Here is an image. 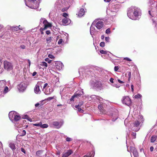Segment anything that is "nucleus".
<instances>
[{
    "label": "nucleus",
    "instance_id": "nucleus-1",
    "mask_svg": "<svg viewBox=\"0 0 157 157\" xmlns=\"http://www.w3.org/2000/svg\"><path fill=\"white\" fill-rule=\"evenodd\" d=\"M127 15L130 18L133 20H136L141 17V10L137 7L131 6L128 10Z\"/></svg>",
    "mask_w": 157,
    "mask_h": 157
},
{
    "label": "nucleus",
    "instance_id": "nucleus-2",
    "mask_svg": "<svg viewBox=\"0 0 157 157\" xmlns=\"http://www.w3.org/2000/svg\"><path fill=\"white\" fill-rule=\"evenodd\" d=\"M69 0H58L55 4V7L59 12L67 11L71 5V2Z\"/></svg>",
    "mask_w": 157,
    "mask_h": 157
},
{
    "label": "nucleus",
    "instance_id": "nucleus-3",
    "mask_svg": "<svg viewBox=\"0 0 157 157\" xmlns=\"http://www.w3.org/2000/svg\"><path fill=\"white\" fill-rule=\"evenodd\" d=\"M120 6L118 4L111 5L109 6V8L107 10V15L111 17L115 16Z\"/></svg>",
    "mask_w": 157,
    "mask_h": 157
},
{
    "label": "nucleus",
    "instance_id": "nucleus-4",
    "mask_svg": "<svg viewBox=\"0 0 157 157\" xmlns=\"http://www.w3.org/2000/svg\"><path fill=\"white\" fill-rule=\"evenodd\" d=\"M25 5L33 9H36L39 6V0H25Z\"/></svg>",
    "mask_w": 157,
    "mask_h": 157
},
{
    "label": "nucleus",
    "instance_id": "nucleus-5",
    "mask_svg": "<svg viewBox=\"0 0 157 157\" xmlns=\"http://www.w3.org/2000/svg\"><path fill=\"white\" fill-rule=\"evenodd\" d=\"M140 120L136 121L134 123L132 124L131 125V129L135 132H137L139 130L140 128V124L141 122H142L143 117L142 116H140Z\"/></svg>",
    "mask_w": 157,
    "mask_h": 157
},
{
    "label": "nucleus",
    "instance_id": "nucleus-6",
    "mask_svg": "<svg viewBox=\"0 0 157 157\" xmlns=\"http://www.w3.org/2000/svg\"><path fill=\"white\" fill-rule=\"evenodd\" d=\"M86 97L88 98V100L89 101H91V100H93L94 101H95L97 102H101L102 103L103 101V99L100 98L98 96H97L94 95H92L91 96L89 97L87 96Z\"/></svg>",
    "mask_w": 157,
    "mask_h": 157
},
{
    "label": "nucleus",
    "instance_id": "nucleus-7",
    "mask_svg": "<svg viewBox=\"0 0 157 157\" xmlns=\"http://www.w3.org/2000/svg\"><path fill=\"white\" fill-rule=\"evenodd\" d=\"M3 64L4 69L6 71H10L13 69V65L11 63L5 61L3 62Z\"/></svg>",
    "mask_w": 157,
    "mask_h": 157
},
{
    "label": "nucleus",
    "instance_id": "nucleus-8",
    "mask_svg": "<svg viewBox=\"0 0 157 157\" xmlns=\"http://www.w3.org/2000/svg\"><path fill=\"white\" fill-rule=\"evenodd\" d=\"M90 85L91 87L95 88H100L101 86L100 82L95 80H91L90 81Z\"/></svg>",
    "mask_w": 157,
    "mask_h": 157
},
{
    "label": "nucleus",
    "instance_id": "nucleus-9",
    "mask_svg": "<svg viewBox=\"0 0 157 157\" xmlns=\"http://www.w3.org/2000/svg\"><path fill=\"white\" fill-rule=\"evenodd\" d=\"M93 25H94L97 29H100L103 27L104 23L102 21L98 19H96L93 22Z\"/></svg>",
    "mask_w": 157,
    "mask_h": 157
},
{
    "label": "nucleus",
    "instance_id": "nucleus-10",
    "mask_svg": "<svg viewBox=\"0 0 157 157\" xmlns=\"http://www.w3.org/2000/svg\"><path fill=\"white\" fill-rule=\"evenodd\" d=\"M43 82L41 81L38 82L36 85L34 89V91L36 94H40L41 93V91L40 88V86L42 89V86Z\"/></svg>",
    "mask_w": 157,
    "mask_h": 157
},
{
    "label": "nucleus",
    "instance_id": "nucleus-11",
    "mask_svg": "<svg viewBox=\"0 0 157 157\" xmlns=\"http://www.w3.org/2000/svg\"><path fill=\"white\" fill-rule=\"evenodd\" d=\"M121 101L122 103L128 106H129L131 103V99L128 96L123 97Z\"/></svg>",
    "mask_w": 157,
    "mask_h": 157
},
{
    "label": "nucleus",
    "instance_id": "nucleus-12",
    "mask_svg": "<svg viewBox=\"0 0 157 157\" xmlns=\"http://www.w3.org/2000/svg\"><path fill=\"white\" fill-rule=\"evenodd\" d=\"M52 125L57 129L60 128L63 124V121L61 120L59 121H54L52 123Z\"/></svg>",
    "mask_w": 157,
    "mask_h": 157
},
{
    "label": "nucleus",
    "instance_id": "nucleus-13",
    "mask_svg": "<svg viewBox=\"0 0 157 157\" xmlns=\"http://www.w3.org/2000/svg\"><path fill=\"white\" fill-rule=\"evenodd\" d=\"M40 21L44 25V29H46L48 27H51L52 26V24L48 22L45 18H41L40 19Z\"/></svg>",
    "mask_w": 157,
    "mask_h": 157
},
{
    "label": "nucleus",
    "instance_id": "nucleus-14",
    "mask_svg": "<svg viewBox=\"0 0 157 157\" xmlns=\"http://www.w3.org/2000/svg\"><path fill=\"white\" fill-rule=\"evenodd\" d=\"M110 117L112 119V120L113 121H115L118 117V111L117 110L114 112H113L110 115Z\"/></svg>",
    "mask_w": 157,
    "mask_h": 157
},
{
    "label": "nucleus",
    "instance_id": "nucleus-15",
    "mask_svg": "<svg viewBox=\"0 0 157 157\" xmlns=\"http://www.w3.org/2000/svg\"><path fill=\"white\" fill-rule=\"evenodd\" d=\"M27 87L26 84L25 82H22L17 86V88L20 91H23Z\"/></svg>",
    "mask_w": 157,
    "mask_h": 157
},
{
    "label": "nucleus",
    "instance_id": "nucleus-16",
    "mask_svg": "<svg viewBox=\"0 0 157 157\" xmlns=\"http://www.w3.org/2000/svg\"><path fill=\"white\" fill-rule=\"evenodd\" d=\"M130 151L131 157H132V153H133L134 157H137L138 155V153L136 149L133 147H130Z\"/></svg>",
    "mask_w": 157,
    "mask_h": 157
},
{
    "label": "nucleus",
    "instance_id": "nucleus-17",
    "mask_svg": "<svg viewBox=\"0 0 157 157\" xmlns=\"http://www.w3.org/2000/svg\"><path fill=\"white\" fill-rule=\"evenodd\" d=\"M62 22L63 25H67L70 23L71 20L69 18L65 17L62 19Z\"/></svg>",
    "mask_w": 157,
    "mask_h": 157
},
{
    "label": "nucleus",
    "instance_id": "nucleus-18",
    "mask_svg": "<svg viewBox=\"0 0 157 157\" xmlns=\"http://www.w3.org/2000/svg\"><path fill=\"white\" fill-rule=\"evenodd\" d=\"M56 68L58 70H61L63 66V63L60 61H57L55 63Z\"/></svg>",
    "mask_w": 157,
    "mask_h": 157
},
{
    "label": "nucleus",
    "instance_id": "nucleus-19",
    "mask_svg": "<svg viewBox=\"0 0 157 157\" xmlns=\"http://www.w3.org/2000/svg\"><path fill=\"white\" fill-rule=\"evenodd\" d=\"M16 114L17 113L14 111H12L9 113V117L10 120L12 121H13V119Z\"/></svg>",
    "mask_w": 157,
    "mask_h": 157
},
{
    "label": "nucleus",
    "instance_id": "nucleus-20",
    "mask_svg": "<svg viewBox=\"0 0 157 157\" xmlns=\"http://www.w3.org/2000/svg\"><path fill=\"white\" fill-rule=\"evenodd\" d=\"M6 83L5 80L0 81V94L3 91V88L6 85Z\"/></svg>",
    "mask_w": 157,
    "mask_h": 157
},
{
    "label": "nucleus",
    "instance_id": "nucleus-21",
    "mask_svg": "<svg viewBox=\"0 0 157 157\" xmlns=\"http://www.w3.org/2000/svg\"><path fill=\"white\" fill-rule=\"evenodd\" d=\"M72 153L73 151L71 150H68L63 153L62 157H68Z\"/></svg>",
    "mask_w": 157,
    "mask_h": 157
},
{
    "label": "nucleus",
    "instance_id": "nucleus-22",
    "mask_svg": "<svg viewBox=\"0 0 157 157\" xmlns=\"http://www.w3.org/2000/svg\"><path fill=\"white\" fill-rule=\"evenodd\" d=\"M83 94V91L82 90H81L77 91L75 92V93L74 95L76 98H78L80 97L81 95H82Z\"/></svg>",
    "mask_w": 157,
    "mask_h": 157
},
{
    "label": "nucleus",
    "instance_id": "nucleus-23",
    "mask_svg": "<svg viewBox=\"0 0 157 157\" xmlns=\"http://www.w3.org/2000/svg\"><path fill=\"white\" fill-rule=\"evenodd\" d=\"M85 11L83 8H81L78 13V16L79 17H81L84 14Z\"/></svg>",
    "mask_w": 157,
    "mask_h": 157
},
{
    "label": "nucleus",
    "instance_id": "nucleus-24",
    "mask_svg": "<svg viewBox=\"0 0 157 157\" xmlns=\"http://www.w3.org/2000/svg\"><path fill=\"white\" fill-rule=\"evenodd\" d=\"M154 0H149L148 2V5L150 8L149 9H152L154 7Z\"/></svg>",
    "mask_w": 157,
    "mask_h": 157
},
{
    "label": "nucleus",
    "instance_id": "nucleus-25",
    "mask_svg": "<svg viewBox=\"0 0 157 157\" xmlns=\"http://www.w3.org/2000/svg\"><path fill=\"white\" fill-rule=\"evenodd\" d=\"M94 25H93L92 23L90 27V33L92 37H93V35L94 34L95 32V29L94 27Z\"/></svg>",
    "mask_w": 157,
    "mask_h": 157
},
{
    "label": "nucleus",
    "instance_id": "nucleus-26",
    "mask_svg": "<svg viewBox=\"0 0 157 157\" xmlns=\"http://www.w3.org/2000/svg\"><path fill=\"white\" fill-rule=\"evenodd\" d=\"M100 52L102 54H104L106 55H107L109 56V57L110 54L112 55H113L110 52L107 51H104V50H101L100 51Z\"/></svg>",
    "mask_w": 157,
    "mask_h": 157
},
{
    "label": "nucleus",
    "instance_id": "nucleus-27",
    "mask_svg": "<svg viewBox=\"0 0 157 157\" xmlns=\"http://www.w3.org/2000/svg\"><path fill=\"white\" fill-rule=\"evenodd\" d=\"M13 119V121L12 122L15 123V122L17 121L20 120L21 119V117L19 115L16 114Z\"/></svg>",
    "mask_w": 157,
    "mask_h": 157
},
{
    "label": "nucleus",
    "instance_id": "nucleus-28",
    "mask_svg": "<svg viewBox=\"0 0 157 157\" xmlns=\"http://www.w3.org/2000/svg\"><path fill=\"white\" fill-rule=\"evenodd\" d=\"M43 151L39 150L36 152V154L37 156L41 157L43 154Z\"/></svg>",
    "mask_w": 157,
    "mask_h": 157
},
{
    "label": "nucleus",
    "instance_id": "nucleus-29",
    "mask_svg": "<svg viewBox=\"0 0 157 157\" xmlns=\"http://www.w3.org/2000/svg\"><path fill=\"white\" fill-rule=\"evenodd\" d=\"M9 147L13 151L16 149L14 144L13 143H10L9 144Z\"/></svg>",
    "mask_w": 157,
    "mask_h": 157
},
{
    "label": "nucleus",
    "instance_id": "nucleus-30",
    "mask_svg": "<svg viewBox=\"0 0 157 157\" xmlns=\"http://www.w3.org/2000/svg\"><path fill=\"white\" fill-rule=\"evenodd\" d=\"M157 136H152L151 139V143H154L156 140Z\"/></svg>",
    "mask_w": 157,
    "mask_h": 157
},
{
    "label": "nucleus",
    "instance_id": "nucleus-31",
    "mask_svg": "<svg viewBox=\"0 0 157 157\" xmlns=\"http://www.w3.org/2000/svg\"><path fill=\"white\" fill-rule=\"evenodd\" d=\"M52 38L53 37L52 36H50L47 38L46 39L47 43L48 44H49L50 43H51L52 42Z\"/></svg>",
    "mask_w": 157,
    "mask_h": 157
},
{
    "label": "nucleus",
    "instance_id": "nucleus-32",
    "mask_svg": "<svg viewBox=\"0 0 157 157\" xmlns=\"http://www.w3.org/2000/svg\"><path fill=\"white\" fill-rule=\"evenodd\" d=\"M48 127V125L47 124H42V123L41 122V125H40V128H47Z\"/></svg>",
    "mask_w": 157,
    "mask_h": 157
},
{
    "label": "nucleus",
    "instance_id": "nucleus-33",
    "mask_svg": "<svg viewBox=\"0 0 157 157\" xmlns=\"http://www.w3.org/2000/svg\"><path fill=\"white\" fill-rule=\"evenodd\" d=\"M83 104V101H80L78 104V105H76L75 106V108H78L79 107H80L81 105H82Z\"/></svg>",
    "mask_w": 157,
    "mask_h": 157
},
{
    "label": "nucleus",
    "instance_id": "nucleus-34",
    "mask_svg": "<svg viewBox=\"0 0 157 157\" xmlns=\"http://www.w3.org/2000/svg\"><path fill=\"white\" fill-rule=\"evenodd\" d=\"M102 101V103L100 102V105H98V108L100 110V111L101 112H103V107H102V104H101V103H102L103 101Z\"/></svg>",
    "mask_w": 157,
    "mask_h": 157
},
{
    "label": "nucleus",
    "instance_id": "nucleus-35",
    "mask_svg": "<svg viewBox=\"0 0 157 157\" xmlns=\"http://www.w3.org/2000/svg\"><path fill=\"white\" fill-rule=\"evenodd\" d=\"M94 154V152L92 151L90 153L88 154L87 155H84L83 157H91L92 155Z\"/></svg>",
    "mask_w": 157,
    "mask_h": 157
},
{
    "label": "nucleus",
    "instance_id": "nucleus-36",
    "mask_svg": "<svg viewBox=\"0 0 157 157\" xmlns=\"http://www.w3.org/2000/svg\"><path fill=\"white\" fill-rule=\"evenodd\" d=\"M20 25H19L18 26H14L13 27V29L15 31H18L19 29H22L20 27Z\"/></svg>",
    "mask_w": 157,
    "mask_h": 157
},
{
    "label": "nucleus",
    "instance_id": "nucleus-37",
    "mask_svg": "<svg viewBox=\"0 0 157 157\" xmlns=\"http://www.w3.org/2000/svg\"><path fill=\"white\" fill-rule=\"evenodd\" d=\"M40 65L41 66L45 67H47V64L45 62H42L40 64Z\"/></svg>",
    "mask_w": 157,
    "mask_h": 157
},
{
    "label": "nucleus",
    "instance_id": "nucleus-38",
    "mask_svg": "<svg viewBox=\"0 0 157 157\" xmlns=\"http://www.w3.org/2000/svg\"><path fill=\"white\" fill-rule=\"evenodd\" d=\"M33 125L37 127H40V125H41V122H40L38 123L33 124Z\"/></svg>",
    "mask_w": 157,
    "mask_h": 157
},
{
    "label": "nucleus",
    "instance_id": "nucleus-39",
    "mask_svg": "<svg viewBox=\"0 0 157 157\" xmlns=\"http://www.w3.org/2000/svg\"><path fill=\"white\" fill-rule=\"evenodd\" d=\"M26 134V132L25 130H22V132L21 133V136H25Z\"/></svg>",
    "mask_w": 157,
    "mask_h": 157
},
{
    "label": "nucleus",
    "instance_id": "nucleus-40",
    "mask_svg": "<svg viewBox=\"0 0 157 157\" xmlns=\"http://www.w3.org/2000/svg\"><path fill=\"white\" fill-rule=\"evenodd\" d=\"M101 72L102 73H104L105 74H106V75H105V77H106L107 78L108 77V75H106V73H108V72L106 71L105 70H102V71H101Z\"/></svg>",
    "mask_w": 157,
    "mask_h": 157
},
{
    "label": "nucleus",
    "instance_id": "nucleus-41",
    "mask_svg": "<svg viewBox=\"0 0 157 157\" xmlns=\"http://www.w3.org/2000/svg\"><path fill=\"white\" fill-rule=\"evenodd\" d=\"M8 91V88L7 86H6L4 88V93H6Z\"/></svg>",
    "mask_w": 157,
    "mask_h": 157
},
{
    "label": "nucleus",
    "instance_id": "nucleus-42",
    "mask_svg": "<svg viewBox=\"0 0 157 157\" xmlns=\"http://www.w3.org/2000/svg\"><path fill=\"white\" fill-rule=\"evenodd\" d=\"M132 135L133 138H136V133L135 132H133L132 134Z\"/></svg>",
    "mask_w": 157,
    "mask_h": 157
},
{
    "label": "nucleus",
    "instance_id": "nucleus-43",
    "mask_svg": "<svg viewBox=\"0 0 157 157\" xmlns=\"http://www.w3.org/2000/svg\"><path fill=\"white\" fill-rule=\"evenodd\" d=\"M45 60L46 62H47L48 63H50L51 62L52 60H50L49 58H46L45 59Z\"/></svg>",
    "mask_w": 157,
    "mask_h": 157
},
{
    "label": "nucleus",
    "instance_id": "nucleus-44",
    "mask_svg": "<svg viewBox=\"0 0 157 157\" xmlns=\"http://www.w3.org/2000/svg\"><path fill=\"white\" fill-rule=\"evenodd\" d=\"M110 33H111L110 29L109 28H108L106 30L105 33L106 34H108Z\"/></svg>",
    "mask_w": 157,
    "mask_h": 157
},
{
    "label": "nucleus",
    "instance_id": "nucleus-45",
    "mask_svg": "<svg viewBox=\"0 0 157 157\" xmlns=\"http://www.w3.org/2000/svg\"><path fill=\"white\" fill-rule=\"evenodd\" d=\"M100 45L101 47H103L105 45V43L103 42H101L100 43Z\"/></svg>",
    "mask_w": 157,
    "mask_h": 157
},
{
    "label": "nucleus",
    "instance_id": "nucleus-46",
    "mask_svg": "<svg viewBox=\"0 0 157 157\" xmlns=\"http://www.w3.org/2000/svg\"><path fill=\"white\" fill-rule=\"evenodd\" d=\"M141 95L140 94H138L135 96V98H140Z\"/></svg>",
    "mask_w": 157,
    "mask_h": 157
},
{
    "label": "nucleus",
    "instance_id": "nucleus-47",
    "mask_svg": "<svg viewBox=\"0 0 157 157\" xmlns=\"http://www.w3.org/2000/svg\"><path fill=\"white\" fill-rule=\"evenodd\" d=\"M63 16L65 17H67L68 16V14L66 13H64L63 14Z\"/></svg>",
    "mask_w": 157,
    "mask_h": 157
},
{
    "label": "nucleus",
    "instance_id": "nucleus-48",
    "mask_svg": "<svg viewBox=\"0 0 157 157\" xmlns=\"http://www.w3.org/2000/svg\"><path fill=\"white\" fill-rule=\"evenodd\" d=\"M48 57L51 59H54L55 58L54 56L51 54H49L48 55Z\"/></svg>",
    "mask_w": 157,
    "mask_h": 157
},
{
    "label": "nucleus",
    "instance_id": "nucleus-49",
    "mask_svg": "<svg viewBox=\"0 0 157 157\" xmlns=\"http://www.w3.org/2000/svg\"><path fill=\"white\" fill-rule=\"evenodd\" d=\"M66 140L67 141L69 142L72 140L71 138L68 137H67L66 138Z\"/></svg>",
    "mask_w": 157,
    "mask_h": 157
},
{
    "label": "nucleus",
    "instance_id": "nucleus-50",
    "mask_svg": "<svg viewBox=\"0 0 157 157\" xmlns=\"http://www.w3.org/2000/svg\"><path fill=\"white\" fill-rule=\"evenodd\" d=\"M109 37H105V40L106 42H109Z\"/></svg>",
    "mask_w": 157,
    "mask_h": 157
},
{
    "label": "nucleus",
    "instance_id": "nucleus-51",
    "mask_svg": "<svg viewBox=\"0 0 157 157\" xmlns=\"http://www.w3.org/2000/svg\"><path fill=\"white\" fill-rule=\"evenodd\" d=\"M76 108L78 109V111L81 113H82L83 111V110H82L80 107Z\"/></svg>",
    "mask_w": 157,
    "mask_h": 157
},
{
    "label": "nucleus",
    "instance_id": "nucleus-52",
    "mask_svg": "<svg viewBox=\"0 0 157 157\" xmlns=\"http://www.w3.org/2000/svg\"><path fill=\"white\" fill-rule=\"evenodd\" d=\"M124 59L125 60H126L127 61H131V60L129 58H128V57H125V58H124Z\"/></svg>",
    "mask_w": 157,
    "mask_h": 157
},
{
    "label": "nucleus",
    "instance_id": "nucleus-53",
    "mask_svg": "<svg viewBox=\"0 0 157 157\" xmlns=\"http://www.w3.org/2000/svg\"><path fill=\"white\" fill-rule=\"evenodd\" d=\"M128 80H130V78L131 77V73L130 72H129L128 73Z\"/></svg>",
    "mask_w": 157,
    "mask_h": 157
},
{
    "label": "nucleus",
    "instance_id": "nucleus-54",
    "mask_svg": "<svg viewBox=\"0 0 157 157\" xmlns=\"http://www.w3.org/2000/svg\"><path fill=\"white\" fill-rule=\"evenodd\" d=\"M63 41V40L62 39H60L58 42V44H61Z\"/></svg>",
    "mask_w": 157,
    "mask_h": 157
},
{
    "label": "nucleus",
    "instance_id": "nucleus-55",
    "mask_svg": "<svg viewBox=\"0 0 157 157\" xmlns=\"http://www.w3.org/2000/svg\"><path fill=\"white\" fill-rule=\"evenodd\" d=\"M119 69L118 66H115L114 67V71H117Z\"/></svg>",
    "mask_w": 157,
    "mask_h": 157
},
{
    "label": "nucleus",
    "instance_id": "nucleus-56",
    "mask_svg": "<svg viewBox=\"0 0 157 157\" xmlns=\"http://www.w3.org/2000/svg\"><path fill=\"white\" fill-rule=\"evenodd\" d=\"M54 98V97H50L47 98V100L49 101Z\"/></svg>",
    "mask_w": 157,
    "mask_h": 157
},
{
    "label": "nucleus",
    "instance_id": "nucleus-57",
    "mask_svg": "<svg viewBox=\"0 0 157 157\" xmlns=\"http://www.w3.org/2000/svg\"><path fill=\"white\" fill-rule=\"evenodd\" d=\"M76 98L75 97V96H74V95H73L72 96L71 98H70V100L71 101H73L74 98Z\"/></svg>",
    "mask_w": 157,
    "mask_h": 157
},
{
    "label": "nucleus",
    "instance_id": "nucleus-58",
    "mask_svg": "<svg viewBox=\"0 0 157 157\" xmlns=\"http://www.w3.org/2000/svg\"><path fill=\"white\" fill-rule=\"evenodd\" d=\"M21 150L22 152H23L25 154V151L23 148L21 147Z\"/></svg>",
    "mask_w": 157,
    "mask_h": 157
},
{
    "label": "nucleus",
    "instance_id": "nucleus-59",
    "mask_svg": "<svg viewBox=\"0 0 157 157\" xmlns=\"http://www.w3.org/2000/svg\"><path fill=\"white\" fill-rule=\"evenodd\" d=\"M50 90H51L50 89H49V92L48 93V92H44L45 94L46 95H48L49 94H50L51 93V92L50 91Z\"/></svg>",
    "mask_w": 157,
    "mask_h": 157
},
{
    "label": "nucleus",
    "instance_id": "nucleus-60",
    "mask_svg": "<svg viewBox=\"0 0 157 157\" xmlns=\"http://www.w3.org/2000/svg\"><path fill=\"white\" fill-rule=\"evenodd\" d=\"M113 80H114V79L113 78H111L109 79L110 82L112 83H114Z\"/></svg>",
    "mask_w": 157,
    "mask_h": 157
},
{
    "label": "nucleus",
    "instance_id": "nucleus-61",
    "mask_svg": "<svg viewBox=\"0 0 157 157\" xmlns=\"http://www.w3.org/2000/svg\"><path fill=\"white\" fill-rule=\"evenodd\" d=\"M15 127H16L18 128H19L20 127H21L20 125H18L17 124H15Z\"/></svg>",
    "mask_w": 157,
    "mask_h": 157
},
{
    "label": "nucleus",
    "instance_id": "nucleus-62",
    "mask_svg": "<svg viewBox=\"0 0 157 157\" xmlns=\"http://www.w3.org/2000/svg\"><path fill=\"white\" fill-rule=\"evenodd\" d=\"M131 88L132 91L133 92L134 91V86L133 85H131Z\"/></svg>",
    "mask_w": 157,
    "mask_h": 157
},
{
    "label": "nucleus",
    "instance_id": "nucleus-63",
    "mask_svg": "<svg viewBox=\"0 0 157 157\" xmlns=\"http://www.w3.org/2000/svg\"><path fill=\"white\" fill-rule=\"evenodd\" d=\"M20 47L23 49H24L25 48V46L24 45H21Z\"/></svg>",
    "mask_w": 157,
    "mask_h": 157
},
{
    "label": "nucleus",
    "instance_id": "nucleus-64",
    "mask_svg": "<svg viewBox=\"0 0 157 157\" xmlns=\"http://www.w3.org/2000/svg\"><path fill=\"white\" fill-rule=\"evenodd\" d=\"M46 34H47V35H49V34H50V32L49 30H47L46 31Z\"/></svg>",
    "mask_w": 157,
    "mask_h": 157
}]
</instances>
